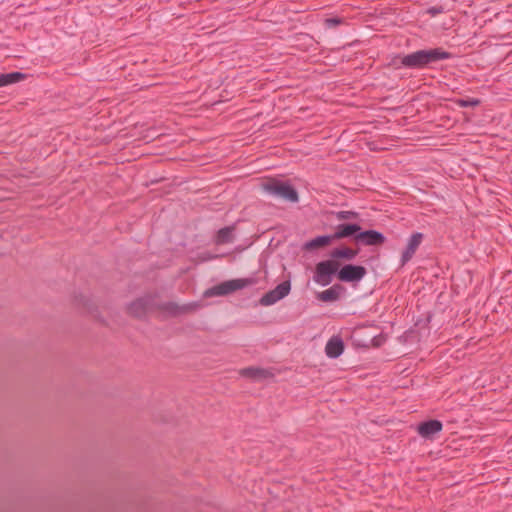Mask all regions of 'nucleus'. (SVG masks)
Segmentation results:
<instances>
[{
	"instance_id": "39448f33",
	"label": "nucleus",
	"mask_w": 512,
	"mask_h": 512,
	"mask_svg": "<svg viewBox=\"0 0 512 512\" xmlns=\"http://www.w3.org/2000/svg\"><path fill=\"white\" fill-rule=\"evenodd\" d=\"M254 283V280L251 278H239L232 279L228 281H224L218 285H215L208 290L205 291L204 295L208 297L212 296H224L228 295L234 291L243 289L247 286H250Z\"/></svg>"
},
{
	"instance_id": "f3484780",
	"label": "nucleus",
	"mask_w": 512,
	"mask_h": 512,
	"mask_svg": "<svg viewBox=\"0 0 512 512\" xmlns=\"http://www.w3.org/2000/svg\"><path fill=\"white\" fill-rule=\"evenodd\" d=\"M334 240L332 234L331 235H322L318 236L305 244V248L307 250H314L320 247H324L329 245Z\"/></svg>"
},
{
	"instance_id": "7ed1b4c3",
	"label": "nucleus",
	"mask_w": 512,
	"mask_h": 512,
	"mask_svg": "<svg viewBox=\"0 0 512 512\" xmlns=\"http://www.w3.org/2000/svg\"><path fill=\"white\" fill-rule=\"evenodd\" d=\"M157 295L146 294L132 301L127 306V312L134 318L143 319L157 309Z\"/></svg>"
},
{
	"instance_id": "4468645a",
	"label": "nucleus",
	"mask_w": 512,
	"mask_h": 512,
	"mask_svg": "<svg viewBox=\"0 0 512 512\" xmlns=\"http://www.w3.org/2000/svg\"><path fill=\"white\" fill-rule=\"evenodd\" d=\"M344 287L340 284H334L329 289L324 290L317 295V299L323 302H333L340 298V294L344 291Z\"/></svg>"
},
{
	"instance_id": "9d476101",
	"label": "nucleus",
	"mask_w": 512,
	"mask_h": 512,
	"mask_svg": "<svg viewBox=\"0 0 512 512\" xmlns=\"http://www.w3.org/2000/svg\"><path fill=\"white\" fill-rule=\"evenodd\" d=\"M423 239V234L420 232H416L411 235L408 240L407 246L402 253L401 256V265L404 266L408 261L411 260L416 250L420 246Z\"/></svg>"
},
{
	"instance_id": "423d86ee",
	"label": "nucleus",
	"mask_w": 512,
	"mask_h": 512,
	"mask_svg": "<svg viewBox=\"0 0 512 512\" xmlns=\"http://www.w3.org/2000/svg\"><path fill=\"white\" fill-rule=\"evenodd\" d=\"M291 290V283L290 281H283L282 283L278 284L274 289L268 291L265 293L259 300V303L262 306H270L275 304L277 301L283 299L286 297Z\"/></svg>"
},
{
	"instance_id": "6e6552de",
	"label": "nucleus",
	"mask_w": 512,
	"mask_h": 512,
	"mask_svg": "<svg viewBox=\"0 0 512 512\" xmlns=\"http://www.w3.org/2000/svg\"><path fill=\"white\" fill-rule=\"evenodd\" d=\"M355 241L365 246H380L385 243L386 237L377 230H360L355 235Z\"/></svg>"
},
{
	"instance_id": "aec40b11",
	"label": "nucleus",
	"mask_w": 512,
	"mask_h": 512,
	"mask_svg": "<svg viewBox=\"0 0 512 512\" xmlns=\"http://www.w3.org/2000/svg\"><path fill=\"white\" fill-rule=\"evenodd\" d=\"M5 77L7 79L6 83H7V85H9V84L19 82L20 80H23L26 76H25V74H23L21 72H11V73L5 74Z\"/></svg>"
},
{
	"instance_id": "6ab92c4d",
	"label": "nucleus",
	"mask_w": 512,
	"mask_h": 512,
	"mask_svg": "<svg viewBox=\"0 0 512 512\" xmlns=\"http://www.w3.org/2000/svg\"><path fill=\"white\" fill-rule=\"evenodd\" d=\"M455 103L459 107H476L480 105L481 101L477 98H468V99H457Z\"/></svg>"
},
{
	"instance_id": "0eeeda50",
	"label": "nucleus",
	"mask_w": 512,
	"mask_h": 512,
	"mask_svg": "<svg viewBox=\"0 0 512 512\" xmlns=\"http://www.w3.org/2000/svg\"><path fill=\"white\" fill-rule=\"evenodd\" d=\"M196 308H197L196 303H188V304L179 305L176 302L170 301V302H164V303L157 302L156 311L157 310L162 311L169 316L177 317V316H180L183 314L190 313V312L194 311Z\"/></svg>"
},
{
	"instance_id": "f257e3e1",
	"label": "nucleus",
	"mask_w": 512,
	"mask_h": 512,
	"mask_svg": "<svg viewBox=\"0 0 512 512\" xmlns=\"http://www.w3.org/2000/svg\"><path fill=\"white\" fill-rule=\"evenodd\" d=\"M367 274V270L362 265L345 264L340 267V263L336 260H324L316 264L313 280L322 286L329 285L333 276L346 283H358Z\"/></svg>"
},
{
	"instance_id": "5701e85b",
	"label": "nucleus",
	"mask_w": 512,
	"mask_h": 512,
	"mask_svg": "<svg viewBox=\"0 0 512 512\" xmlns=\"http://www.w3.org/2000/svg\"><path fill=\"white\" fill-rule=\"evenodd\" d=\"M430 11H431V13H433V14H435V13H437V12H438V10H437V9H435V8L431 9Z\"/></svg>"
},
{
	"instance_id": "20e7f679",
	"label": "nucleus",
	"mask_w": 512,
	"mask_h": 512,
	"mask_svg": "<svg viewBox=\"0 0 512 512\" xmlns=\"http://www.w3.org/2000/svg\"><path fill=\"white\" fill-rule=\"evenodd\" d=\"M262 188L267 193L292 203L298 202L299 200L298 192L291 184L287 182L272 179L263 183Z\"/></svg>"
},
{
	"instance_id": "4be33fe9",
	"label": "nucleus",
	"mask_w": 512,
	"mask_h": 512,
	"mask_svg": "<svg viewBox=\"0 0 512 512\" xmlns=\"http://www.w3.org/2000/svg\"><path fill=\"white\" fill-rule=\"evenodd\" d=\"M6 81H7V79L5 77V74H1L0 75V87L6 86L7 85Z\"/></svg>"
},
{
	"instance_id": "dca6fc26",
	"label": "nucleus",
	"mask_w": 512,
	"mask_h": 512,
	"mask_svg": "<svg viewBox=\"0 0 512 512\" xmlns=\"http://www.w3.org/2000/svg\"><path fill=\"white\" fill-rule=\"evenodd\" d=\"M358 252V250L349 247L335 248L330 252V260L345 259L351 261L356 258Z\"/></svg>"
},
{
	"instance_id": "b1692460",
	"label": "nucleus",
	"mask_w": 512,
	"mask_h": 512,
	"mask_svg": "<svg viewBox=\"0 0 512 512\" xmlns=\"http://www.w3.org/2000/svg\"><path fill=\"white\" fill-rule=\"evenodd\" d=\"M87 303H88V300H85V301L83 302V306H84V307H86V306H87Z\"/></svg>"
},
{
	"instance_id": "2eb2a0df",
	"label": "nucleus",
	"mask_w": 512,
	"mask_h": 512,
	"mask_svg": "<svg viewBox=\"0 0 512 512\" xmlns=\"http://www.w3.org/2000/svg\"><path fill=\"white\" fill-rule=\"evenodd\" d=\"M235 230V226H226L224 228H221L217 231L214 242L217 245H223L232 243L234 240L233 232Z\"/></svg>"
},
{
	"instance_id": "412c9836",
	"label": "nucleus",
	"mask_w": 512,
	"mask_h": 512,
	"mask_svg": "<svg viewBox=\"0 0 512 512\" xmlns=\"http://www.w3.org/2000/svg\"><path fill=\"white\" fill-rule=\"evenodd\" d=\"M341 23H342V19H340L338 17H332V18L325 19V25L328 28L336 27Z\"/></svg>"
},
{
	"instance_id": "1a4fd4ad",
	"label": "nucleus",
	"mask_w": 512,
	"mask_h": 512,
	"mask_svg": "<svg viewBox=\"0 0 512 512\" xmlns=\"http://www.w3.org/2000/svg\"><path fill=\"white\" fill-rule=\"evenodd\" d=\"M443 428V424L441 421L436 419H431L428 421L421 422L417 426L418 434L426 439H431L435 434L439 433Z\"/></svg>"
},
{
	"instance_id": "9b49d317",
	"label": "nucleus",
	"mask_w": 512,
	"mask_h": 512,
	"mask_svg": "<svg viewBox=\"0 0 512 512\" xmlns=\"http://www.w3.org/2000/svg\"><path fill=\"white\" fill-rule=\"evenodd\" d=\"M361 230V227L359 224L356 223H344L339 224L336 227V231L334 234H332L334 240L348 238L353 236L355 238V235L359 233Z\"/></svg>"
},
{
	"instance_id": "a211bd4d",
	"label": "nucleus",
	"mask_w": 512,
	"mask_h": 512,
	"mask_svg": "<svg viewBox=\"0 0 512 512\" xmlns=\"http://www.w3.org/2000/svg\"><path fill=\"white\" fill-rule=\"evenodd\" d=\"M333 214L338 220H351L359 217V214L355 211H337Z\"/></svg>"
},
{
	"instance_id": "ddd939ff",
	"label": "nucleus",
	"mask_w": 512,
	"mask_h": 512,
	"mask_svg": "<svg viewBox=\"0 0 512 512\" xmlns=\"http://www.w3.org/2000/svg\"><path fill=\"white\" fill-rule=\"evenodd\" d=\"M344 351V343L339 337H332L325 346L326 355L330 358L339 357Z\"/></svg>"
},
{
	"instance_id": "f03ea898",
	"label": "nucleus",
	"mask_w": 512,
	"mask_h": 512,
	"mask_svg": "<svg viewBox=\"0 0 512 512\" xmlns=\"http://www.w3.org/2000/svg\"><path fill=\"white\" fill-rule=\"evenodd\" d=\"M452 54L442 48L417 50L410 54L400 56V65L410 69H422L441 60L450 59Z\"/></svg>"
},
{
	"instance_id": "f8f14e48",
	"label": "nucleus",
	"mask_w": 512,
	"mask_h": 512,
	"mask_svg": "<svg viewBox=\"0 0 512 512\" xmlns=\"http://www.w3.org/2000/svg\"><path fill=\"white\" fill-rule=\"evenodd\" d=\"M240 374L243 377H247L253 380H261L273 377V373L270 370L258 367L244 368L240 371Z\"/></svg>"
}]
</instances>
